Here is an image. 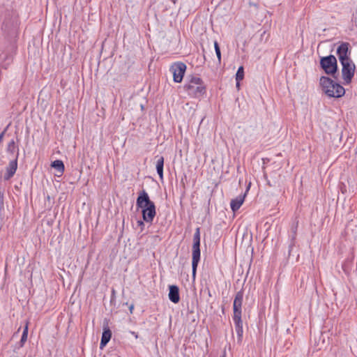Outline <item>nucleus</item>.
Here are the masks:
<instances>
[{
    "instance_id": "obj_1",
    "label": "nucleus",
    "mask_w": 357,
    "mask_h": 357,
    "mask_svg": "<svg viewBox=\"0 0 357 357\" xmlns=\"http://www.w3.org/2000/svg\"><path fill=\"white\" fill-rule=\"evenodd\" d=\"M136 206L138 208L142 209L143 220L146 223L151 224L156 215L155 205L150 199L148 193L144 190L139 192Z\"/></svg>"
},
{
    "instance_id": "obj_2",
    "label": "nucleus",
    "mask_w": 357,
    "mask_h": 357,
    "mask_svg": "<svg viewBox=\"0 0 357 357\" xmlns=\"http://www.w3.org/2000/svg\"><path fill=\"white\" fill-rule=\"evenodd\" d=\"M319 84L323 92L330 98H339L345 94L344 88L328 77L321 76Z\"/></svg>"
},
{
    "instance_id": "obj_3",
    "label": "nucleus",
    "mask_w": 357,
    "mask_h": 357,
    "mask_svg": "<svg viewBox=\"0 0 357 357\" xmlns=\"http://www.w3.org/2000/svg\"><path fill=\"white\" fill-rule=\"evenodd\" d=\"M184 89L192 98H200L203 96L206 89L203 80L197 76H189L187 77V82L184 85Z\"/></svg>"
},
{
    "instance_id": "obj_4",
    "label": "nucleus",
    "mask_w": 357,
    "mask_h": 357,
    "mask_svg": "<svg viewBox=\"0 0 357 357\" xmlns=\"http://www.w3.org/2000/svg\"><path fill=\"white\" fill-rule=\"evenodd\" d=\"M200 228L197 227L193 235V244L192 248V278H196L197 268L200 261Z\"/></svg>"
},
{
    "instance_id": "obj_5",
    "label": "nucleus",
    "mask_w": 357,
    "mask_h": 357,
    "mask_svg": "<svg viewBox=\"0 0 357 357\" xmlns=\"http://www.w3.org/2000/svg\"><path fill=\"white\" fill-rule=\"evenodd\" d=\"M320 66L327 75H331L333 77L337 78L335 75L337 73V59L335 56L329 55L321 57L320 59Z\"/></svg>"
},
{
    "instance_id": "obj_6",
    "label": "nucleus",
    "mask_w": 357,
    "mask_h": 357,
    "mask_svg": "<svg viewBox=\"0 0 357 357\" xmlns=\"http://www.w3.org/2000/svg\"><path fill=\"white\" fill-rule=\"evenodd\" d=\"M342 68V77L344 84H349L354 76L356 66L351 59L340 63Z\"/></svg>"
},
{
    "instance_id": "obj_7",
    "label": "nucleus",
    "mask_w": 357,
    "mask_h": 357,
    "mask_svg": "<svg viewBox=\"0 0 357 357\" xmlns=\"http://www.w3.org/2000/svg\"><path fill=\"white\" fill-rule=\"evenodd\" d=\"M187 66L183 62L174 63L169 68L173 74V80L176 83H181L183 80Z\"/></svg>"
},
{
    "instance_id": "obj_8",
    "label": "nucleus",
    "mask_w": 357,
    "mask_h": 357,
    "mask_svg": "<svg viewBox=\"0 0 357 357\" xmlns=\"http://www.w3.org/2000/svg\"><path fill=\"white\" fill-rule=\"evenodd\" d=\"M349 44L348 43H342L337 50V54L340 63L345 61L350 60L351 50L349 48Z\"/></svg>"
},
{
    "instance_id": "obj_9",
    "label": "nucleus",
    "mask_w": 357,
    "mask_h": 357,
    "mask_svg": "<svg viewBox=\"0 0 357 357\" xmlns=\"http://www.w3.org/2000/svg\"><path fill=\"white\" fill-rule=\"evenodd\" d=\"M243 296L244 292L243 289L238 291L236 294L233 303V315H242V304Z\"/></svg>"
},
{
    "instance_id": "obj_10",
    "label": "nucleus",
    "mask_w": 357,
    "mask_h": 357,
    "mask_svg": "<svg viewBox=\"0 0 357 357\" xmlns=\"http://www.w3.org/2000/svg\"><path fill=\"white\" fill-rule=\"evenodd\" d=\"M19 152L17 151L15 158L10 161L8 167L6 169V173L3 176V178L5 181H8L10 179L14 174H15L17 169V159H18Z\"/></svg>"
},
{
    "instance_id": "obj_11",
    "label": "nucleus",
    "mask_w": 357,
    "mask_h": 357,
    "mask_svg": "<svg viewBox=\"0 0 357 357\" xmlns=\"http://www.w3.org/2000/svg\"><path fill=\"white\" fill-rule=\"evenodd\" d=\"M242 315H233V321L235 326V330L237 334V340L238 343H241L243 340V329Z\"/></svg>"
},
{
    "instance_id": "obj_12",
    "label": "nucleus",
    "mask_w": 357,
    "mask_h": 357,
    "mask_svg": "<svg viewBox=\"0 0 357 357\" xmlns=\"http://www.w3.org/2000/svg\"><path fill=\"white\" fill-rule=\"evenodd\" d=\"M169 290V299L174 303H178L180 301L179 289L178 286L170 285Z\"/></svg>"
},
{
    "instance_id": "obj_13",
    "label": "nucleus",
    "mask_w": 357,
    "mask_h": 357,
    "mask_svg": "<svg viewBox=\"0 0 357 357\" xmlns=\"http://www.w3.org/2000/svg\"><path fill=\"white\" fill-rule=\"evenodd\" d=\"M112 337V331L108 327V326H104L103 332L101 337V340L100 343V348L103 349L107 343L109 342Z\"/></svg>"
},
{
    "instance_id": "obj_14",
    "label": "nucleus",
    "mask_w": 357,
    "mask_h": 357,
    "mask_svg": "<svg viewBox=\"0 0 357 357\" xmlns=\"http://www.w3.org/2000/svg\"><path fill=\"white\" fill-rule=\"evenodd\" d=\"M246 196V194L244 193L243 195H240L239 196L236 197L235 199H231L230 202V206L231 209L233 212L237 211L240 207L242 206V204L244 202L245 197Z\"/></svg>"
},
{
    "instance_id": "obj_15",
    "label": "nucleus",
    "mask_w": 357,
    "mask_h": 357,
    "mask_svg": "<svg viewBox=\"0 0 357 357\" xmlns=\"http://www.w3.org/2000/svg\"><path fill=\"white\" fill-rule=\"evenodd\" d=\"M298 226V222L296 221L291 225L290 233L289 237L290 238L289 248L291 249L295 245V240L297 235V229Z\"/></svg>"
},
{
    "instance_id": "obj_16",
    "label": "nucleus",
    "mask_w": 357,
    "mask_h": 357,
    "mask_svg": "<svg viewBox=\"0 0 357 357\" xmlns=\"http://www.w3.org/2000/svg\"><path fill=\"white\" fill-rule=\"evenodd\" d=\"M156 161V170L160 179L163 178V167H164V158L162 155L155 156Z\"/></svg>"
},
{
    "instance_id": "obj_17",
    "label": "nucleus",
    "mask_w": 357,
    "mask_h": 357,
    "mask_svg": "<svg viewBox=\"0 0 357 357\" xmlns=\"http://www.w3.org/2000/svg\"><path fill=\"white\" fill-rule=\"evenodd\" d=\"M51 167L56 169L61 174L64 172L65 167L63 161L60 160H56L51 164Z\"/></svg>"
},
{
    "instance_id": "obj_18",
    "label": "nucleus",
    "mask_w": 357,
    "mask_h": 357,
    "mask_svg": "<svg viewBox=\"0 0 357 357\" xmlns=\"http://www.w3.org/2000/svg\"><path fill=\"white\" fill-rule=\"evenodd\" d=\"M27 336H28V324H26L24 330H23V333H22V337H21V340H20V346L22 347L25 342L27 340Z\"/></svg>"
},
{
    "instance_id": "obj_19",
    "label": "nucleus",
    "mask_w": 357,
    "mask_h": 357,
    "mask_svg": "<svg viewBox=\"0 0 357 357\" xmlns=\"http://www.w3.org/2000/svg\"><path fill=\"white\" fill-rule=\"evenodd\" d=\"M244 77V68L243 66H240L236 73V80L241 82Z\"/></svg>"
},
{
    "instance_id": "obj_20",
    "label": "nucleus",
    "mask_w": 357,
    "mask_h": 357,
    "mask_svg": "<svg viewBox=\"0 0 357 357\" xmlns=\"http://www.w3.org/2000/svg\"><path fill=\"white\" fill-rule=\"evenodd\" d=\"M214 48H215L216 56L218 59V62H219V63H220V62H221V52H220V48L219 44L217 41H215V43H214Z\"/></svg>"
},
{
    "instance_id": "obj_21",
    "label": "nucleus",
    "mask_w": 357,
    "mask_h": 357,
    "mask_svg": "<svg viewBox=\"0 0 357 357\" xmlns=\"http://www.w3.org/2000/svg\"><path fill=\"white\" fill-rule=\"evenodd\" d=\"M15 142L13 139H12L7 146V151L8 153H13L15 151Z\"/></svg>"
},
{
    "instance_id": "obj_22",
    "label": "nucleus",
    "mask_w": 357,
    "mask_h": 357,
    "mask_svg": "<svg viewBox=\"0 0 357 357\" xmlns=\"http://www.w3.org/2000/svg\"><path fill=\"white\" fill-rule=\"evenodd\" d=\"M5 132H6V130L4 131H3L1 134H0V144L3 141V136H4V134H5Z\"/></svg>"
},
{
    "instance_id": "obj_23",
    "label": "nucleus",
    "mask_w": 357,
    "mask_h": 357,
    "mask_svg": "<svg viewBox=\"0 0 357 357\" xmlns=\"http://www.w3.org/2000/svg\"><path fill=\"white\" fill-rule=\"evenodd\" d=\"M144 220H139L137 221V225L142 227H143L144 226Z\"/></svg>"
},
{
    "instance_id": "obj_24",
    "label": "nucleus",
    "mask_w": 357,
    "mask_h": 357,
    "mask_svg": "<svg viewBox=\"0 0 357 357\" xmlns=\"http://www.w3.org/2000/svg\"><path fill=\"white\" fill-rule=\"evenodd\" d=\"M134 309V305H131L129 307V310H130V313H132V310Z\"/></svg>"
},
{
    "instance_id": "obj_25",
    "label": "nucleus",
    "mask_w": 357,
    "mask_h": 357,
    "mask_svg": "<svg viewBox=\"0 0 357 357\" xmlns=\"http://www.w3.org/2000/svg\"><path fill=\"white\" fill-rule=\"evenodd\" d=\"M236 87L239 89L240 87V82L236 81Z\"/></svg>"
},
{
    "instance_id": "obj_26",
    "label": "nucleus",
    "mask_w": 357,
    "mask_h": 357,
    "mask_svg": "<svg viewBox=\"0 0 357 357\" xmlns=\"http://www.w3.org/2000/svg\"><path fill=\"white\" fill-rule=\"evenodd\" d=\"M171 2H172L174 4H175L177 1V0H169Z\"/></svg>"
},
{
    "instance_id": "obj_27",
    "label": "nucleus",
    "mask_w": 357,
    "mask_h": 357,
    "mask_svg": "<svg viewBox=\"0 0 357 357\" xmlns=\"http://www.w3.org/2000/svg\"><path fill=\"white\" fill-rule=\"evenodd\" d=\"M220 357H226V353L224 352V354Z\"/></svg>"
},
{
    "instance_id": "obj_28",
    "label": "nucleus",
    "mask_w": 357,
    "mask_h": 357,
    "mask_svg": "<svg viewBox=\"0 0 357 357\" xmlns=\"http://www.w3.org/2000/svg\"><path fill=\"white\" fill-rule=\"evenodd\" d=\"M132 334H134V336H135V337H137V335L135 334V332H132Z\"/></svg>"
},
{
    "instance_id": "obj_29",
    "label": "nucleus",
    "mask_w": 357,
    "mask_h": 357,
    "mask_svg": "<svg viewBox=\"0 0 357 357\" xmlns=\"http://www.w3.org/2000/svg\"><path fill=\"white\" fill-rule=\"evenodd\" d=\"M132 334H134V336H135V337H137V335L135 334V332H132Z\"/></svg>"
},
{
    "instance_id": "obj_30",
    "label": "nucleus",
    "mask_w": 357,
    "mask_h": 357,
    "mask_svg": "<svg viewBox=\"0 0 357 357\" xmlns=\"http://www.w3.org/2000/svg\"><path fill=\"white\" fill-rule=\"evenodd\" d=\"M132 334H134V336H135V337H137V335L135 334V332H132Z\"/></svg>"
}]
</instances>
